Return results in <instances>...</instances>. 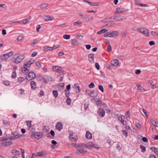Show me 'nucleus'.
<instances>
[{
    "label": "nucleus",
    "instance_id": "864d4df0",
    "mask_svg": "<svg viewBox=\"0 0 158 158\" xmlns=\"http://www.w3.org/2000/svg\"><path fill=\"white\" fill-rule=\"evenodd\" d=\"M21 23V22L20 21H17L11 23L10 24H14L15 25H17L18 24H20Z\"/></svg>",
    "mask_w": 158,
    "mask_h": 158
},
{
    "label": "nucleus",
    "instance_id": "4c0bfd02",
    "mask_svg": "<svg viewBox=\"0 0 158 158\" xmlns=\"http://www.w3.org/2000/svg\"><path fill=\"white\" fill-rule=\"evenodd\" d=\"M26 122V123L27 126L29 127H30L31 126V121H27Z\"/></svg>",
    "mask_w": 158,
    "mask_h": 158
},
{
    "label": "nucleus",
    "instance_id": "13d9d810",
    "mask_svg": "<svg viewBox=\"0 0 158 158\" xmlns=\"http://www.w3.org/2000/svg\"><path fill=\"white\" fill-rule=\"evenodd\" d=\"M23 38V36L22 35H20L18 36L17 39L19 41L21 40Z\"/></svg>",
    "mask_w": 158,
    "mask_h": 158
},
{
    "label": "nucleus",
    "instance_id": "c9c22d12",
    "mask_svg": "<svg viewBox=\"0 0 158 158\" xmlns=\"http://www.w3.org/2000/svg\"><path fill=\"white\" fill-rule=\"evenodd\" d=\"M140 148L141 149V151L142 152H144L146 151V148L143 145H140Z\"/></svg>",
    "mask_w": 158,
    "mask_h": 158
},
{
    "label": "nucleus",
    "instance_id": "5701e85b",
    "mask_svg": "<svg viewBox=\"0 0 158 158\" xmlns=\"http://www.w3.org/2000/svg\"><path fill=\"white\" fill-rule=\"evenodd\" d=\"M52 69H55V71L58 72H59V70L62 69V68L61 67L54 66L52 67Z\"/></svg>",
    "mask_w": 158,
    "mask_h": 158
},
{
    "label": "nucleus",
    "instance_id": "7c9ffc66",
    "mask_svg": "<svg viewBox=\"0 0 158 158\" xmlns=\"http://www.w3.org/2000/svg\"><path fill=\"white\" fill-rule=\"evenodd\" d=\"M78 43V42L77 40L75 39H73L72 40V44L73 45H77V44Z\"/></svg>",
    "mask_w": 158,
    "mask_h": 158
},
{
    "label": "nucleus",
    "instance_id": "f03ea898",
    "mask_svg": "<svg viewBox=\"0 0 158 158\" xmlns=\"http://www.w3.org/2000/svg\"><path fill=\"white\" fill-rule=\"evenodd\" d=\"M43 133L42 132H35L31 134V137L33 139H39L43 136Z\"/></svg>",
    "mask_w": 158,
    "mask_h": 158
},
{
    "label": "nucleus",
    "instance_id": "1a4fd4ad",
    "mask_svg": "<svg viewBox=\"0 0 158 158\" xmlns=\"http://www.w3.org/2000/svg\"><path fill=\"white\" fill-rule=\"evenodd\" d=\"M97 113L101 117H103L105 116V111L103 109L99 108L97 111Z\"/></svg>",
    "mask_w": 158,
    "mask_h": 158
},
{
    "label": "nucleus",
    "instance_id": "c756f323",
    "mask_svg": "<svg viewBox=\"0 0 158 158\" xmlns=\"http://www.w3.org/2000/svg\"><path fill=\"white\" fill-rule=\"evenodd\" d=\"M111 33V36L113 37L115 35H118V33L117 31H110Z\"/></svg>",
    "mask_w": 158,
    "mask_h": 158
},
{
    "label": "nucleus",
    "instance_id": "a19ab883",
    "mask_svg": "<svg viewBox=\"0 0 158 158\" xmlns=\"http://www.w3.org/2000/svg\"><path fill=\"white\" fill-rule=\"evenodd\" d=\"M19 132L18 131H15L11 132V135H14V136H17L18 134H19Z\"/></svg>",
    "mask_w": 158,
    "mask_h": 158
},
{
    "label": "nucleus",
    "instance_id": "3c124183",
    "mask_svg": "<svg viewBox=\"0 0 158 158\" xmlns=\"http://www.w3.org/2000/svg\"><path fill=\"white\" fill-rule=\"evenodd\" d=\"M68 91L64 90V92L65 95L66 97H69V96L70 92L69 91L68 92Z\"/></svg>",
    "mask_w": 158,
    "mask_h": 158
},
{
    "label": "nucleus",
    "instance_id": "f8f14e48",
    "mask_svg": "<svg viewBox=\"0 0 158 158\" xmlns=\"http://www.w3.org/2000/svg\"><path fill=\"white\" fill-rule=\"evenodd\" d=\"M74 91L76 93H79L80 92V88L78 83L75 84L73 86Z\"/></svg>",
    "mask_w": 158,
    "mask_h": 158
},
{
    "label": "nucleus",
    "instance_id": "393cba45",
    "mask_svg": "<svg viewBox=\"0 0 158 158\" xmlns=\"http://www.w3.org/2000/svg\"><path fill=\"white\" fill-rule=\"evenodd\" d=\"M151 123L155 126L158 127V122L152 119L150 120Z\"/></svg>",
    "mask_w": 158,
    "mask_h": 158
},
{
    "label": "nucleus",
    "instance_id": "680f3d73",
    "mask_svg": "<svg viewBox=\"0 0 158 158\" xmlns=\"http://www.w3.org/2000/svg\"><path fill=\"white\" fill-rule=\"evenodd\" d=\"M81 23L79 21H77V22H74L73 23V25L74 26H77L78 25H79Z\"/></svg>",
    "mask_w": 158,
    "mask_h": 158
},
{
    "label": "nucleus",
    "instance_id": "20e7f679",
    "mask_svg": "<svg viewBox=\"0 0 158 158\" xmlns=\"http://www.w3.org/2000/svg\"><path fill=\"white\" fill-rule=\"evenodd\" d=\"M24 54H19L17 56L16 59L14 60V63L16 64H18L25 58Z\"/></svg>",
    "mask_w": 158,
    "mask_h": 158
},
{
    "label": "nucleus",
    "instance_id": "423d86ee",
    "mask_svg": "<svg viewBox=\"0 0 158 158\" xmlns=\"http://www.w3.org/2000/svg\"><path fill=\"white\" fill-rule=\"evenodd\" d=\"M118 120L123 125H127V121L124 120L125 116L122 114H120V115H118Z\"/></svg>",
    "mask_w": 158,
    "mask_h": 158
},
{
    "label": "nucleus",
    "instance_id": "72a5a7b5",
    "mask_svg": "<svg viewBox=\"0 0 158 158\" xmlns=\"http://www.w3.org/2000/svg\"><path fill=\"white\" fill-rule=\"evenodd\" d=\"M122 134L123 136H125V137H127L128 135V133L127 131L125 130L122 131Z\"/></svg>",
    "mask_w": 158,
    "mask_h": 158
},
{
    "label": "nucleus",
    "instance_id": "9b49d317",
    "mask_svg": "<svg viewBox=\"0 0 158 158\" xmlns=\"http://www.w3.org/2000/svg\"><path fill=\"white\" fill-rule=\"evenodd\" d=\"M63 128V124L61 122H58L56 126V129L60 131Z\"/></svg>",
    "mask_w": 158,
    "mask_h": 158
},
{
    "label": "nucleus",
    "instance_id": "ea45409f",
    "mask_svg": "<svg viewBox=\"0 0 158 158\" xmlns=\"http://www.w3.org/2000/svg\"><path fill=\"white\" fill-rule=\"evenodd\" d=\"M71 100L69 97H67L66 103L68 105H70L71 104Z\"/></svg>",
    "mask_w": 158,
    "mask_h": 158
},
{
    "label": "nucleus",
    "instance_id": "49530a36",
    "mask_svg": "<svg viewBox=\"0 0 158 158\" xmlns=\"http://www.w3.org/2000/svg\"><path fill=\"white\" fill-rule=\"evenodd\" d=\"M13 144V142L11 141L6 142L5 143V144L6 146L10 145Z\"/></svg>",
    "mask_w": 158,
    "mask_h": 158
},
{
    "label": "nucleus",
    "instance_id": "0eeeda50",
    "mask_svg": "<svg viewBox=\"0 0 158 158\" xmlns=\"http://www.w3.org/2000/svg\"><path fill=\"white\" fill-rule=\"evenodd\" d=\"M77 147L78 148L77 149L76 151V153L77 154H79L81 153H85L87 152V151L85 150L83 147L80 146V145H78Z\"/></svg>",
    "mask_w": 158,
    "mask_h": 158
},
{
    "label": "nucleus",
    "instance_id": "c85d7f7f",
    "mask_svg": "<svg viewBox=\"0 0 158 158\" xmlns=\"http://www.w3.org/2000/svg\"><path fill=\"white\" fill-rule=\"evenodd\" d=\"M52 94L54 97L56 98L58 96V92L56 90H54L52 91Z\"/></svg>",
    "mask_w": 158,
    "mask_h": 158
},
{
    "label": "nucleus",
    "instance_id": "f3484780",
    "mask_svg": "<svg viewBox=\"0 0 158 158\" xmlns=\"http://www.w3.org/2000/svg\"><path fill=\"white\" fill-rule=\"evenodd\" d=\"M85 137L88 139H91L92 138L91 133L89 131H87L86 133Z\"/></svg>",
    "mask_w": 158,
    "mask_h": 158
},
{
    "label": "nucleus",
    "instance_id": "ddd939ff",
    "mask_svg": "<svg viewBox=\"0 0 158 158\" xmlns=\"http://www.w3.org/2000/svg\"><path fill=\"white\" fill-rule=\"evenodd\" d=\"M47 155V152L45 151H43L41 152H38L36 154V156H43L44 157H46Z\"/></svg>",
    "mask_w": 158,
    "mask_h": 158
},
{
    "label": "nucleus",
    "instance_id": "4be33fe9",
    "mask_svg": "<svg viewBox=\"0 0 158 158\" xmlns=\"http://www.w3.org/2000/svg\"><path fill=\"white\" fill-rule=\"evenodd\" d=\"M88 145L89 147H91V146H92L94 148H96L98 150L99 149V147H97V145L94 144L92 142H91L90 143H88Z\"/></svg>",
    "mask_w": 158,
    "mask_h": 158
},
{
    "label": "nucleus",
    "instance_id": "aec40b11",
    "mask_svg": "<svg viewBox=\"0 0 158 158\" xmlns=\"http://www.w3.org/2000/svg\"><path fill=\"white\" fill-rule=\"evenodd\" d=\"M97 89H96L93 90H92L91 92H90V96L93 97H95L97 95Z\"/></svg>",
    "mask_w": 158,
    "mask_h": 158
},
{
    "label": "nucleus",
    "instance_id": "58836bf2",
    "mask_svg": "<svg viewBox=\"0 0 158 158\" xmlns=\"http://www.w3.org/2000/svg\"><path fill=\"white\" fill-rule=\"evenodd\" d=\"M3 123L4 125L6 126H10V122H6L5 120H3Z\"/></svg>",
    "mask_w": 158,
    "mask_h": 158
},
{
    "label": "nucleus",
    "instance_id": "79ce46f5",
    "mask_svg": "<svg viewBox=\"0 0 158 158\" xmlns=\"http://www.w3.org/2000/svg\"><path fill=\"white\" fill-rule=\"evenodd\" d=\"M111 33L110 31L104 34V35L105 37H111Z\"/></svg>",
    "mask_w": 158,
    "mask_h": 158
},
{
    "label": "nucleus",
    "instance_id": "a18cd8bd",
    "mask_svg": "<svg viewBox=\"0 0 158 158\" xmlns=\"http://www.w3.org/2000/svg\"><path fill=\"white\" fill-rule=\"evenodd\" d=\"M16 77V73L15 71H13L11 75V78H15Z\"/></svg>",
    "mask_w": 158,
    "mask_h": 158
},
{
    "label": "nucleus",
    "instance_id": "9d476101",
    "mask_svg": "<svg viewBox=\"0 0 158 158\" xmlns=\"http://www.w3.org/2000/svg\"><path fill=\"white\" fill-rule=\"evenodd\" d=\"M95 103V105L98 107L101 106L102 105V101L99 98H93Z\"/></svg>",
    "mask_w": 158,
    "mask_h": 158
},
{
    "label": "nucleus",
    "instance_id": "39448f33",
    "mask_svg": "<svg viewBox=\"0 0 158 158\" xmlns=\"http://www.w3.org/2000/svg\"><path fill=\"white\" fill-rule=\"evenodd\" d=\"M36 75L33 72L28 73L27 75L26 76V78L29 81H31L33 79L35 78Z\"/></svg>",
    "mask_w": 158,
    "mask_h": 158
},
{
    "label": "nucleus",
    "instance_id": "cd10ccee",
    "mask_svg": "<svg viewBox=\"0 0 158 158\" xmlns=\"http://www.w3.org/2000/svg\"><path fill=\"white\" fill-rule=\"evenodd\" d=\"M22 71L23 73H24V72L26 73H29V70L28 69L27 67L24 66L22 69Z\"/></svg>",
    "mask_w": 158,
    "mask_h": 158
},
{
    "label": "nucleus",
    "instance_id": "2f4dec72",
    "mask_svg": "<svg viewBox=\"0 0 158 158\" xmlns=\"http://www.w3.org/2000/svg\"><path fill=\"white\" fill-rule=\"evenodd\" d=\"M49 128L48 127H46V126H44L43 128V131L44 132H48L49 131Z\"/></svg>",
    "mask_w": 158,
    "mask_h": 158
},
{
    "label": "nucleus",
    "instance_id": "7ed1b4c3",
    "mask_svg": "<svg viewBox=\"0 0 158 158\" xmlns=\"http://www.w3.org/2000/svg\"><path fill=\"white\" fill-rule=\"evenodd\" d=\"M137 30L143 34L145 36H148L149 35L148 30L146 27L139 28L137 29Z\"/></svg>",
    "mask_w": 158,
    "mask_h": 158
},
{
    "label": "nucleus",
    "instance_id": "69168bd1",
    "mask_svg": "<svg viewBox=\"0 0 158 158\" xmlns=\"http://www.w3.org/2000/svg\"><path fill=\"white\" fill-rule=\"evenodd\" d=\"M29 64V65L28 66V67H29L31 64H32L34 62V60H30L28 61Z\"/></svg>",
    "mask_w": 158,
    "mask_h": 158
},
{
    "label": "nucleus",
    "instance_id": "bb28decb",
    "mask_svg": "<svg viewBox=\"0 0 158 158\" xmlns=\"http://www.w3.org/2000/svg\"><path fill=\"white\" fill-rule=\"evenodd\" d=\"M31 18V17L29 16L28 18L23 19L22 20L23 23L24 24H26L27 22Z\"/></svg>",
    "mask_w": 158,
    "mask_h": 158
},
{
    "label": "nucleus",
    "instance_id": "4d7b16f0",
    "mask_svg": "<svg viewBox=\"0 0 158 158\" xmlns=\"http://www.w3.org/2000/svg\"><path fill=\"white\" fill-rule=\"evenodd\" d=\"M123 19L121 18V16H119L118 17H116V21H120L122 20Z\"/></svg>",
    "mask_w": 158,
    "mask_h": 158
},
{
    "label": "nucleus",
    "instance_id": "b1692460",
    "mask_svg": "<svg viewBox=\"0 0 158 158\" xmlns=\"http://www.w3.org/2000/svg\"><path fill=\"white\" fill-rule=\"evenodd\" d=\"M12 153L15 156L17 155H20V153L19 151L16 150V149H13L11 151Z\"/></svg>",
    "mask_w": 158,
    "mask_h": 158
},
{
    "label": "nucleus",
    "instance_id": "412c9836",
    "mask_svg": "<svg viewBox=\"0 0 158 158\" xmlns=\"http://www.w3.org/2000/svg\"><path fill=\"white\" fill-rule=\"evenodd\" d=\"M45 18H44V20L46 21L53 20L54 19V18L52 16H49L48 15H45Z\"/></svg>",
    "mask_w": 158,
    "mask_h": 158
},
{
    "label": "nucleus",
    "instance_id": "c03bdc74",
    "mask_svg": "<svg viewBox=\"0 0 158 158\" xmlns=\"http://www.w3.org/2000/svg\"><path fill=\"white\" fill-rule=\"evenodd\" d=\"M70 37V36L69 35H63V38L65 39L69 40Z\"/></svg>",
    "mask_w": 158,
    "mask_h": 158
},
{
    "label": "nucleus",
    "instance_id": "338daca9",
    "mask_svg": "<svg viewBox=\"0 0 158 158\" xmlns=\"http://www.w3.org/2000/svg\"><path fill=\"white\" fill-rule=\"evenodd\" d=\"M83 37V35L80 34H77L76 36L77 38H82Z\"/></svg>",
    "mask_w": 158,
    "mask_h": 158
},
{
    "label": "nucleus",
    "instance_id": "bf43d9fd",
    "mask_svg": "<svg viewBox=\"0 0 158 158\" xmlns=\"http://www.w3.org/2000/svg\"><path fill=\"white\" fill-rule=\"evenodd\" d=\"M37 77L38 78V80L40 81H41L43 78V77L40 74L37 75Z\"/></svg>",
    "mask_w": 158,
    "mask_h": 158
},
{
    "label": "nucleus",
    "instance_id": "f257e3e1",
    "mask_svg": "<svg viewBox=\"0 0 158 158\" xmlns=\"http://www.w3.org/2000/svg\"><path fill=\"white\" fill-rule=\"evenodd\" d=\"M78 17L81 20L87 22L92 21L93 20V17L89 15H85L81 13H78Z\"/></svg>",
    "mask_w": 158,
    "mask_h": 158
},
{
    "label": "nucleus",
    "instance_id": "5fc2aeb1",
    "mask_svg": "<svg viewBox=\"0 0 158 158\" xmlns=\"http://www.w3.org/2000/svg\"><path fill=\"white\" fill-rule=\"evenodd\" d=\"M44 95V92L42 90H41L40 91V92L39 94V96L40 97H42Z\"/></svg>",
    "mask_w": 158,
    "mask_h": 158
},
{
    "label": "nucleus",
    "instance_id": "de8ad7c7",
    "mask_svg": "<svg viewBox=\"0 0 158 158\" xmlns=\"http://www.w3.org/2000/svg\"><path fill=\"white\" fill-rule=\"evenodd\" d=\"M98 88L102 93L104 92V88L102 85H99L98 86Z\"/></svg>",
    "mask_w": 158,
    "mask_h": 158
},
{
    "label": "nucleus",
    "instance_id": "473e14b6",
    "mask_svg": "<svg viewBox=\"0 0 158 158\" xmlns=\"http://www.w3.org/2000/svg\"><path fill=\"white\" fill-rule=\"evenodd\" d=\"M25 80V78L21 77H19L18 78V81L20 83H21L22 81H24Z\"/></svg>",
    "mask_w": 158,
    "mask_h": 158
},
{
    "label": "nucleus",
    "instance_id": "dca6fc26",
    "mask_svg": "<svg viewBox=\"0 0 158 158\" xmlns=\"http://www.w3.org/2000/svg\"><path fill=\"white\" fill-rule=\"evenodd\" d=\"M116 10L118 13H123L127 11V10H126L124 8H121L118 7L116 9Z\"/></svg>",
    "mask_w": 158,
    "mask_h": 158
},
{
    "label": "nucleus",
    "instance_id": "6e6552de",
    "mask_svg": "<svg viewBox=\"0 0 158 158\" xmlns=\"http://www.w3.org/2000/svg\"><path fill=\"white\" fill-rule=\"evenodd\" d=\"M14 52L12 51H10V52L6 53L5 54L3 55V56H4L5 58H3L2 59V60L3 61L6 60V59H7L9 57L11 56L14 54Z\"/></svg>",
    "mask_w": 158,
    "mask_h": 158
},
{
    "label": "nucleus",
    "instance_id": "e433bc0d",
    "mask_svg": "<svg viewBox=\"0 0 158 158\" xmlns=\"http://www.w3.org/2000/svg\"><path fill=\"white\" fill-rule=\"evenodd\" d=\"M9 137H3L2 138L0 139V141L1 142H3L6 141L9 139Z\"/></svg>",
    "mask_w": 158,
    "mask_h": 158
},
{
    "label": "nucleus",
    "instance_id": "8fccbe9b",
    "mask_svg": "<svg viewBox=\"0 0 158 158\" xmlns=\"http://www.w3.org/2000/svg\"><path fill=\"white\" fill-rule=\"evenodd\" d=\"M135 125L136 127L139 129H140L141 128V125L139 123H135Z\"/></svg>",
    "mask_w": 158,
    "mask_h": 158
},
{
    "label": "nucleus",
    "instance_id": "f704fd0d",
    "mask_svg": "<svg viewBox=\"0 0 158 158\" xmlns=\"http://www.w3.org/2000/svg\"><path fill=\"white\" fill-rule=\"evenodd\" d=\"M48 3H45L41 4L40 5V8L41 9H44L46 7L48 6Z\"/></svg>",
    "mask_w": 158,
    "mask_h": 158
},
{
    "label": "nucleus",
    "instance_id": "37998d69",
    "mask_svg": "<svg viewBox=\"0 0 158 158\" xmlns=\"http://www.w3.org/2000/svg\"><path fill=\"white\" fill-rule=\"evenodd\" d=\"M35 65L38 68H40L42 66L41 63L39 61L36 62Z\"/></svg>",
    "mask_w": 158,
    "mask_h": 158
},
{
    "label": "nucleus",
    "instance_id": "6e6d98bb",
    "mask_svg": "<svg viewBox=\"0 0 158 158\" xmlns=\"http://www.w3.org/2000/svg\"><path fill=\"white\" fill-rule=\"evenodd\" d=\"M95 68H96V69L97 70H98L100 69L99 65V64L98 63H97V62L95 63Z\"/></svg>",
    "mask_w": 158,
    "mask_h": 158
},
{
    "label": "nucleus",
    "instance_id": "603ef678",
    "mask_svg": "<svg viewBox=\"0 0 158 158\" xmlns=\"http://www.w3.org/2000/svg\"><path fill=\"white\" fill-rule=\"evenodd\" d=\"M95 86L94 84V83L91 82L89 85V87L90 88H92Z\"/></svg>",
    "mask_w": 158,
    "mask_h": 158
},
{
    "label": "nucleus",
    "instance_id": "a878e982",
    "mask_svg": "<svg viewBox=\"0 0 158 158\" xmlns=\"http://www.w3.org/2000/svg\"><path fill=\"white\" fill-rule=\"evenodd\" d=\"M107 30L106 29H103L97 32V34H100L107 32Z\"/></svg>",
    "mask_w": 158,
    "mask_h": 158
},
{
    "label": "nucleus",
    "instance_id": "2eb2a0df",
    "mask_svg": "<svg viewBox=\"0 0 158 158\" xmlns=\"http://www.w3.org/2000/svg\"><path fill=\"white\" fill-rule=\"evenodd\" d=\"M94 54L92 53L89 54L88 56V60L92 63L94 62Z\"/></svg>",
    "mask_w": 158,
    "mask_h": 158
},
{
    "label": "nucleus",
    "instance_id": "052dcab7",
    "mask_svg": "<svg viewBox=\"0 0 158 158\" xmlns=\"http://www.w3.org/2000/svg\"><path fill=\"white\" fill-rule=\"evenodd\" d=\"M71 89V85L69 84L66 86V88L64 90L69 91Z\"/></svg>",
    "mask_w": 158,
    "mask_h": 158
},
{
    "label": "nucleus",
    "instance_id": "0e129e2a",
    "mask_svg": "<svg viewBox=\"0 0 158 158\" xmlns=\"http://www.w3.org/2000/svg\"><path fill=\"white\" fill-rule=\"evenodd\" d=\"M84 109L85 110H87L88 109V107H89V104L86 103H85L84 105Z\"/></svg>",
    "mask_w": 158,
    "mask_h": 158
},
{
    "label": "nucleus",
    "instance_id": "09e8293b",
    "mask_svg": "<svg viewBox=\"0 0 158 158\" xmlns=\"http://www.w3.org/2000/svg\"><path fill=\"white\" fill-rule=\"evenodd\" d=\"M3 83L6 86L9 85L10 84L9 81H3Z\"/></svg>",
    "mask_w": 158,
    "mask_h": 158
},
{
    "label": "nucleus",
    "instance_id": "4468645a",
    "mask_svg": "<svg viewBox=\"0 0 158 158\" xmlns=\"http://www.w3.org/2000/svg\"><path fill=\"white\" fill-rule=\"evenodd\" d=\"M60 46V45L59 44H56L54 45L52 47H50L47 46H45L44 47V49H48V48H49V49H55L56 48H59Z\"/></svg>",
    "mask_w": 158,
    "mask_h": 158
},
{
    "label": "nucleus",
    "instance_id": "a211bd4d",
    "mask_svg": "<svg viewBox=\"0 0 158 158\" xmlns=\"http://www.w3.org/2000/svg\"><path fill=\"white\" fill-rule=\"evenodd\" d=\"M30 84L32 89L35 90L36 89V83L34 81H31Z\"/></svg>",
    "mask_w": 158,
    "mask_h": 158
},
{
    "label": "nucleus",
    "instance_id": "774afa93",
    "mask_svg": "<svg viewBox=\"0 0 158 158\" xmlns=\"http://www.w3.org/2000/svg\"><path fill=\"white\" fill-rule=\"evenodd\" d=\"M50 134L52 136L54 137L55 135V132L53 130H51L50 131Z\"/></svg>",
    "mask_w": 158,
    "mask_h": 158
},
{
    "label": "nucleus",
    "instance_id": "e2e57ef3",
    "mask_svg": "<svg viewBox=\"0 0 158 158\" xmlns=\"http://www.w3.org/2000/svg\"><path fill=\"white\" fill-rule=\"evenodd\" d=\"M142 140L144 142H146L148 141V139L146 137H142Z\"/></svg>",
    "mask_w": 158,
    "mask_h": 158
},
{
    "label": "nucleus",
    "instance_id": "6ab92c4d",
    "mask_svg": "<svg viewBox=\"0 0 158 158\" xmlns=\"http://www.w3.org/2000/svg\"><path fill=\"white\" fill-rule=\"evenodd\" d=\"M119 64V61L117 59H115L111 61V64L113 66H117Z\"/></svg>",
    "mask_w": 158,
    "mask_h": 158
}]
</instances>
